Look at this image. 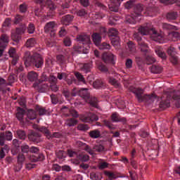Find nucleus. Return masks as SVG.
I'll return each mask as SVG.
<instances>
[{
    "instance_id": "obj_57",
    "label": "nucleus",
    "mask_w": 180,
    "mask_h": 180,
    "mask_svg": "<svg viewBox=\"0 0 180 180\" xmlns=\"http://www.w3.org/2000/svg\"><path fill=\"white\" fill-rule=\"evenodd\" d=\"M12 24V18H7L2 24V27H9Z\"/></svg>"
},
{
    "instance_id": "obj_47",
    "label": "nucleus",
    "mask_w": 180,
    "mask_h": 180,
    "mask_svg": "<svg viewBox=\"0 0 180 180\" xmlns=\"http://www.w3.org/2000/svg\"><path fill=\"white\" fill-rule=\"evenodd\" d=\"M134 0H129L128 1H127L124 5L125 9L129 11V9L133 8V7L134 6Z\"/></svg>"
},
{
    "instance_id": "obj_24",
    "label": "nucleus",
    "mask_w": 180,
    "mask_h": 180,
    "mask_svg": "<svg viewBox=\"0 0 180 180\" xmlns=\"http://www.w3.org/2000/svg\"><path fill=\"white\" fill-rule=\"evenodd\" d=\"M141 53H143V56H147V53H148V44H147L146 42L140 43V44L138 45Z\"/></svg>"
},
{
    "instance_id": "obj_11",
    "label": "nucleus",
    "mask_w": 180,
    "mask_h": 180,
    "mask_svg": "<svg viewBox=\"0 0 180 180\" xmlns=\"http://www.w3.org/2000/svg\"><path fill=\"white\" fill-rule=\"evenodd\" d=\"M17 112L15 113V117L20 123H25L23 117L26 113V110L23 108L16 107Z\"/></svg>"
},
{
    "instance_id": "obj_64",
    "label": "nucleus",
    "mask_w": 180,
    "mask_h": 180,
    "mask_svg": "<svg viewBox=\"0 0 180 180\" xmlns=\"http://www.w3.org/2000/svg\"><path fill=\"white\" fill-rule=\"evenodd\" d=\"M34 30H36V28L34 27V24L30 22L27 27V33L30 34H33L34 33Z\"/></svg>"
},
{
    "instance_id": "obj_46",
    "label": "nucleus",
    "mask_w": 180,
    "mask_h": 180,
    "mask_svg": "<svg viewBox=\"0 0 180 180\" xmlns=\"http://www.w3.org/2000/svg\"><path fill=\"white\" fill-rule=\"evenodd\" d=\"M118 33H119V32L115 28H110L108 30V36L110 37H115V38H116V37H117Z\"/></svg>"
},
{
    "instance_id": "obj_44",
    "label": "nucleus",
    "mask_w": 180,
    "mask_h": 180,
    "mask_svg": "<svg viewBox=\"0 0 180 180\" xmlns=\"http://www.w3.org/2000/svg\"><path fill=\"white\" fill-rule=\"evenodd\" d=\"M125 22L126 23H129V25H136V18H134V17L131 15H127L125 18Z\"/></svg>"
},
{
    "instance_id": "obj_50",
    "label": "nucleus",
    "mask_w": 180,
    "mask_h": 180,
    "mask_svg": "<svg viewBox=\"0 0 180 180\" xmlns=\"http://www.w3.org/2000/svg\"><path fill=\"white\" fill-rule=\"evenodd\" d=\"M77 130H79V131H88L89 126H88L86 124H80L77 125Z\"/></svg>"
},
{
    "instance_id": "obj_29",
    "label": "nucleus",
    "mask_w": 180,
    "mask_h": 180,
    "mask_svg": "<svg viewBox=\"0 0 180 180\" xmlns=\"http://www.w3.org/2000/svg\"><path fill=\"white\" fill-rule=\"evenodd\" d=\"M96 67L98 70L101 71V72H103L104 74H106V72H109V69L108 68V66L103 63H97Z\"/></svg>"
},
{
    "instance_id": "obj_30",
    "label": "nucleus",
    "mask_w": 180,
    "mask_h": 180,
    "mask_svg": "<svg viewBox=\"0 0 180 180\" xmlns=\"http://www.w3.org/2000/svg\"><path fill=\"white\" fill-rule=\"evenodd\" d=\"M46 8L49 9L50 12H53L57 9V6L51 0H47L46 1Z\"/></svg>"
},
{
    "instance_id": "obj_59",
    "label": "nucleus",
    "mask_w": 180,
    "mask_h": 180,
    "mask_svg": "<svg viewBox=\"0 0 180 180\" xmlns=\"http://www.w3.org/2000/svg\"><path fill=\"white\" fill-rule=\"evenodd\" d=\"M170 62L173 65H178L179 64V58L176 55L170 58Z\"/></svg>"
},
{
    "instance_id": "obj_62",
    "label": "nucleus",
    "mask_w": 180,
    "mask_h": 180,
    "mask_svg": "<svg viewBox=\"0 0 180 180\" xmlns=\"http://www.w3.org/2000/svg\"><path fill=\"white\" fill-rule=\"evenodd\" d=\"M56 60L60 64H65V56H64L63 55H58L56 56Z\"/></svg>"
},
{
    "instance_id": "obj_48",
    "label": "nucleus",
    "mask_w": 180,
    "mask_h": 180,
    "mask_svg": "<svg viewBox=\"0 0 180 180\" xmlns=\"http://www.w3.org/2000/svg\"><path fill=\"white\" fill-rule=\"evenodd\" d=\"M56 157L58 160H64V158H66L67 157V153L64 150H58L56 153Z\"/></svg>"
},
{
    "instance_id": "obj_1",
    "label": "nucleus",
    "mask_w": 180,
    "mask_h": 180,
    "mask_svg": "<svg viewBox=\"0 0 180 180\" xmlns=\"http://www.w3.org/2000/svg\"><path fill=\"white\" fill-rule=\"evenodd\" d=\"M23 61L27 68H29V67L43 68V65L44 64V59L41 54L35 53L31 55L30 51H26L24 53Z\"/></svg>"
},
{
    "instance_id": "obj_41",
    "label": "nucleus",
    "mask_w": 180,
    "mask_h": 180,
    "mask_svg": "<svg viewBox=\"0 0 180 180\" xmlns=\"http://www.w3.org/2000/svg\"><path fill=\"white\" fill-rule=\"evenodd\" d=\"M36 46V39L34 38H30L27 40L25 43V46L29 47H34Z\"/></svg>"
},
{
    "instance_id": "obj_63",
    "label": "nucleus",
    "mask_w": 180,
    "mask_h": 180,
    "mask_svg": "<svg viewBox=\"0 0 180 180\" xmlns=\"http://www.w3.org/2000/svg\"><path fill=\"white\" fill-rule=\"evenodd\" d=\"M49 81V84H51V85L57 84V77L53 75H50Z\"/></svg>"
},
{
    "instance_id": "obj_36",
    "label": "nucleus",
    "mask_w": 180,
    "mask_h": 180,
    "mask_svg": "<svg viewBox=\"0 0 180 180\" xmlns=\"http://www.w3.org/2000/svg\"><path fill=\"white\" fill-rule=\"evenodd\" d=\"M103 174L105 176H108L109 180L117 179V178H118L117 175H116L115 173L112 172H108L105 170L103 172Z\"/></svg>"
},
{
    "instance_id": "obj_61",
    "label": "nucleus",
    "mask_w": 180,
    "mask_h": 180,
    "mask_svg": "<svg viewBox=\"0 0 180 180\" xmlns=\"http://www.w3.org/2000/svg\"><path fill=\"white\" fill-rule=\"evenodd\" d=\"M19 10L20 13H26L27 12V5L25 3H22L19 6Z\"/></svg>"
},
{
    "instance_id": "obj_4",
    "label": "nucleus",
    "mask_w": 180,
    "mask_h": 180,
    "mask_svg": "<svg viewBox=\"0 0 180 180\" xmlns=\"http://www.w3.org/2000/svg\"><path fill=\"white\" fill-rule=\"evenodd\" d=\"M44 81H46V79H39L38 82H34L32 85L34 89H36V88H38L37 91L38 92H39V94H46V92L49 91V84H43L40 85V84L44 82Z\"/></svg>"
},
{
    "instance_id": "obj_55",
    "label": "nucleus",
    "mask_w": 180,
    "mask_h": 180,
    "mask_svg": "<svg viewBox=\"0 0 180 180\" xmlns=\"http://www.w3.org/2000/svg\"><path fill=\"white\" fill-rule=\"evenodd\" d=\"M127 46H128L129 51H131V53H136V45L134 44V43L133 41H129L127 42Z\"/></svg>"
},
{
    "instance_id": "obj_8",
    "label": "nucleus",
    "mask_w": 180,
    "mask_h": 180,
    "mask_svg": "<svg viewBox=\"0 0 180 180\" xmlns=\"http://www.w3.org/2000/svg\"><path fill=\"white\" fill-rule=\"evenodd\" d=\"M77 95L80 98H83L84 101H88L91 99V93H89V89L82 88L77 91Z\"/></svg>"
},
{
    "instance_id": "obj_25",
    "label": "nucleus",
    "mask_w": 180,
    "mask_h": 180,
    "mask_svg": "<svg viewBox=\"0 0 180 180\" xmlns=\"http://www.w3.org/2000/svg\"><path fill=\"white\" fill-rule=\"evenodd\" d=\"M143 11H144L143 5L138 4L134 7V13L136 16H141V12H143Z\"/></svg>"
},
{
    "instance_id": "obj_22",
    "label": "nucleus",
    "mask_w": 180,
    "mask_h": 180,
    "mask_svg": "<svg viewBox=\"0 0 180 180\" xmlns=\"http://www.w3.org/2000/svg\"><path fill=\"white\" fill-rule=\"evenodd\" d=\"M93 86H94L96 89H100V88H103V89H105V88H106V84L103 82L102 79H97L93 82Z\"/></svg>"
},
{
    "instance_id": "obj_2",
    "label": "nucleus",
    "mask_w": 180,
    "mask_h": 180,
    "mask_svg": "<svg viewBox=\"0 0 180 180\" xmlns=\"http://www.w3.org/2000/svg\"><path fill=\"white\" fill-rule=\"evenodd\" d=\"M129 92L135 94V96L139 102H144V101L147 99V96L149 98V99H151L152 98H157L155 94H151V96L147 94L143 95L144 89L140 87L136 88L134 86H129Z\"/></svg>"
},
{
    "instance_id": "obj_31",
    "label": "nucleus",
    "mask_w": 180,
    "mask_h": 180,
    "mask_svg": "<svg viewBox=\"0 0 180 180\" xmlns=\"http://www.w3.org/2000/svg\"><path fill=\"white\" fill-rule=\"evenodd\" d=\"M150 72H152V74H161V72H162V68L153 65L150 67Z\"/></svg>"
},
{
    "instance_id": "obj_6",
    "label": "nucleus",
    "mask_w": 180,
    "mask_h": 180,
    "mask_svg": "<svg viewBox=\"0 0 180 180\" xmlns=\"http://www.w3.org/2000/svg\"><path fill=\"white\" fill-rule=\"evenodd\" d=\"M13 135L11 131H6L5 132L0 133V146L4 147L5 146V140L7 141H12Z\"/></svg>"
},
{
    "instance_id": "obj_7",
    "label": "nucleus",
    "mask_w": 180,
    "mask_h": 180,
    "mask_svg": "<svg viewBox=\"0 0 180 180\" xmlns=\"http://www.w3.org/2000/svg\"><path fill=\"white\" fill-rule=\"evenodd\" d=\"M28 140L33 143H39L41 134L36 131L31 130L27 134Z\"/></svg>"
},
{
    "instance_id": "obj_17",
    "label": "nucleus",
    "mask_w": 180,
    "mask_h": 180,
    "mask_svg": "<svg viewBox=\"0 0 180 180\" xmlns=\"http://www.w3.org/2000/svg\"><path fill=\"white\" fill-rule=\"evenodd\" d=\"M81 120L82 122H84V123H92V122H98V120H99V117L97 115H94L91 117H82Z\"/></svg>"
},
{
    "instance_id": "obj_60",
    "label": "nucleus",
    "mask_w": 180,
    "mask_h": 180,
    "mask_svg": "<svg viewBox=\"0 0 180 180\" xmlns=\"http://www.w3.org/2000/svg\"><path fill=\"white\" fill-rule=\"evenodd\" d=\"M94 150L97 153H102V151H105V146L102 144L96 145L94 147Z\"/></svg>"
},
{
    "instance_id": "obj_37",
    "label": "nucleus",
    "mask_w": 180,
    "mask_h": 180,
    "mask_svg": "<svg viewBox=\"0 0 180 180\" xmlns=\"http://www.w3.org/2000/svg\"><path fill=\"white\" fill-rule=\"evenodd\" d=\"M82 65L83 66L81 68L82 71H84L86 74L91 72V68H92V65L91 63H83Z\"/></svg>"
},
{
    "instance_id": "obj_20",
    "label": "nucleus",
    "mask_w": 180,
    "mask_h": 180,
    "mask_svg": "<svg viewBox=\"0 0 180 180\" xmlns=\"http://www.w3.org/2000/svg\"><path fill=\"white\" fill-rule=\"evenodd\" d=\"M92 39L95 46H100L102 43V36L98 32H94L92 34Z\"/></svg>"
},
{
    "instance_id": "obj_5",
    "label": "nucleus",
    "mask_w": 180,
    "mask_h": 180,
    "mask_svg": "<svg viewBox=\"0 0 180 180\" xmlns=\"http://www.w3.org/2000/svg\"><path fill=\"white\" fill-rule=\"evenodd\" d=\"M56 26H57V24L55 21L46 22L44 30L46 33H50L51 37H54L56 36Z\"/></svg>"
},
{
    "instance_id": "obj_27",
    "label": "nucleus",
    "mask_w": 180,
    "mask_h": 180,
    "mask_svg": "<svg viewBox=\"0 0 180 180\" xmlns=\"http://www.w3.org/2000/svg\"><path fill=\"white\" fill-rule=\"evenodd\" d=\"M89 136L91 139H99L101 137V131L99 129L91 130L89 131Z\"/></svg>"
},
{
    "instance_id": "obj_39",
    "label": "nucleus",
    "mask_w": 180,
    "mask_h": 180,
    "mask_svg": "<svg viewBox=\"0 0 180 180\" xmlns=\"http://www.w3.org/2000/svg\"><path fill=\"white\" fill-rule=\"evenodd\" d=\"M169 100L162 101L159 105V108H160L162 110H165V109H167V108H169Z\"/></svg>"
},
{
    "instance_id": "obj_40",
    "label": "nucleus",
    "mask_w": 180,
    "mask_h": 180,
    "mask_svg": "<svg viewBox=\"0 0 180 180\" xmlns=\"http://www.w3.org/2000/svg\"><path fill=\"white\" fill-rule=\"evenodd\" d=\"M167 54L171 58V57H174L175 56H176V54H178V53L176 52V49H175V48L174 46H169L167 49Z\"/></svg>"
},
{
    "instance_id": "obj_26",
    "label": "nucleus",
    "mask_w": 180,
    "mask_h": 180,
    "mask_svg": "<svg viewBox=\"0 0 180 180\" xmlns=\"http://www.w3.org/2000/svg\"><path fill=\"white\" fill-rule=\"evenodd\" d=\"M35 110H36V112H38V115L39 116H44V115H47V113H49L47 110H46L44 108H43L39 105H36Z\"/></svg>"
},
{
    "instance_id": "obj_32",
    "label": "nucleus",
    "mask_w": 180,
    "mask_h": 180,
    "mask_svg": "<svg viewBox=\"0 0 180 180\" xmlns=\"http://www.w3.org/2000/svg\"><path fill=\"white\" fill-rule=\"evenodd\" d=\"M102 173L94 172L90 173V179L91 180H102Z\"/></svg>"
},
{
    "instance_id": "obj_45",
    "label": "nucleus",
    "mask_w": 180,
    "mask_h": 180,
    "mask_svg": "<svg viewBox=\"0 0 180 180\" xmlns=\"http://www.w3.org/2000/svg\"><path fill=\"white\" fill-rule=\"evenodd\" d=\"M162 29H163V30H175V29H176V27L175 25H172L171 24L163 23Z\"/></svg>"
},
{
    "instance_id": "obj_13",
    "label": "nucleus",
    "mask_w": 180,
    "mask_h": 180,
    "mask_svg": "<svg viewBox=\"0 0 180 180\" xmlns=\"http://www.w3.org/2000/svg\"><path fill=\"white\" fill-rule=\"evenodd\" d=\"M8 44H9V36L6 34H2L0 36V47L6 49V47H8Z\"/></svg>"
},
{
    "instance_id": "obj_12",
    "label": "nucleus",
    "mask_w": 180,
    "mask_h": 180,
    "mask_svg": "<svg viewBox=\"0 0 180 180\" xmlns=\"http://www.w3.org/2000/svg\"><path fill=\"white\" fill-rule=\"evenodd\" d=\"M74 20V15L67 14L63 15L60 20V23L65 26H70V24Z\"/></svg>"
},
{
    "instance_id": "obj_43",
    "label": "nucleus",
    "mask_w": 180,
    "mask_h": 180,
    "mask_svg": "<svg viewBox=\"0 0 180 180\" xmlns=\"http://www.w3.org/2000/svg\"><path fill=\"white\" fill-rule=\"evenodd\" d=\"M77 158L79 161H82V162H86V161H89V155L85 154L79 153L77 155Z\"/></svg>"
},
{
    "instance_id": "obj_19",
    "label": "nucleus",
    "mask_w": 180,
    "mask_h": 180,
    "mask_svg": "<svg viewBox=\"0 0 180 180\" xmlns=\"http://www.w3.org/2000/svg\"><path fill=\"white\" fill-rule=\"evenodd\" d=\"M44 160H46V156L43 153L30 156V161L32 162H39V161H44Z\"/></svg>"
},
{
    "instance_id": "obj_58",
    "label": "nucleus",
    "mask_w": 180,
    "mask_h": 180,
    "mask_svg": "<svg viewBox=\"0 0 180 180\" xmlns=\"http://www.w3.org/2000/svg\"><path fill=\"white\" fill-rule=\"evenodd\" d=\"M50 98H51V103H53V105H57V103H58V96L54 94H52L50 95Z\"/></svg>"
},
{
    "instance_id": "obj_33",
    "label": "nucleus",
    "mask_w": 180,
    "mask_h": 180,
    "mask_svg": "<svg viewBox=\"0 0 180 180\" xmlns=\"http://www.w3.org/2000/svg\"><path fill=\"white\" fill-rule=\"evenodd\" d=\"M11 40L16 43V44H19V42L22 40V36L16 32H13L11 33Z\"/></svg>"
},
{
    "instance_id": "obj_49",
    "label": "nucleus",
    "mask_w": 180,
    "mask_h": 180,
    "mask_svg": "<svg viewBox=\"0 0 180 180\" xmlns=\"http://www.w3.org/2000/svg\"><path fill=\"white\" fill-rule=\"evenodd\" d=\"M103 123L104 126H105V127H108L110 130H115V129H116L115 127V126L113 125V124H112V122H110L108 120H104L103 121Z\"/></svg>"
},
{
    "instance_id": "obj_52",
    "label": "nucleus",
    "mask_w": 180,
    "mask_h": 180,
    "mask_svg": "<svg viewBox=\"0 0 180 180\" xmlns=\"http://www.w3.org/2000/svg\"><path fill=\"white\" fill-rule=\"evenodd\" d=\"M97 47H98L100 50H110V45L106 42L100 44Z\"/></svg>"
},
{
    "instance_id": "obj_15",
    "label": "nucleus",
    "mask_w": 180,
    "mask_h": 180,
    "mask_svg": "<svg viewBox=\"0 0 180 180\" xmlns=\"http://www.w3.org/2000/svg\"><path fill=\"white\" fill-rule=\"evenodd\" d=\"M151 32H154L153 28H150L148 26H141L138 29V32L140 33L142 36H148L151 34Z\"/></svg>"
},
{
    "instance_id": "obj_51",
    "label": "nucleus",
    "mask_w": 180,
    "mask_h": 180,
    "mask_svg": "<svg viewBox=\"0 0 180 180\" xmlns=\"http://www.w3.org/2000/svg\"><path fill=\"white\" fill-rule=\"evenodd\" d=\"M172 98L174 101H180V89L173 91Z\"/></svg>"
},
{
    "instance_id": "obj_53",
    "label": "nucleus",
    "mask_w": 180,
    "mask_h": 180,
    "mask_svg": "<svg viewBox=\"0 0 180 180\" xmlns=\"http://www.w3.org/2000/svg\"><path fill=\"white\" fill-rule=\"evenodd\" d=\"M25 155L23 153H19L17 156V163L18 164H21L23 165V162H25Z\"/></svg>"
},
{
    "instance_id": "obj_54",
    "label": "nucleus",
    "mask_w": 180,
    "mask_h": 180,
    "mask_svg": "<svg viewBox=\"0 0 180 180\" xmlns=\"http://www.w3.org/2000/svg\"><path fill=\"white\" fill-rule=\"evenodd\" d=\"M22 20H23V16H22L19 14H17L14 18L13 24L14 25H19V23L22 22Z\"/></svg>"
},
{
    "instance_id": "obj_9",
    "label": "nucleus",
    "mask_w": 180,
    "mask_h": 180,
    "mask_svg": "<svg viewBox=\"0 0 180 180\" xmlns=\"http://www.w3.org/2000/svg\"><path fill=\"white\" fill-rule=\"evenodd\" d=\"M124 0H112L111 4L108 5L109 9L111 12H119V6Z\"/></svg>"
},
{
    "instance_id": "obj_10",
    "label": "nucleus",
    "mask_w": 180,
    "mask_h": 180,
    "mask_svg": "<svg viewBox=\"0 0 180 180\" xmlns=\"http://www.w3.org/2000/svg\"><path fill=\"white\" fill-rule=\"evenodd\" d=\"M76 40L79 43H82V44H84V46H88V44L91 43V38L89 37V35L86 34L77 35Z\"/></svg>"
},
{
    "instance_id": "obj_3",
    "label": "nucleus",
    "mask_w": 180,
    "mask_h": 180,
    "mask_svg": "<svg viewBox=\"0 0 180 180\" xmlns=\"http://www.w3.org/2000/svg\"><path fill=\"white\" fill-rule=\"evenodd\" d=\"M101 60L105 64H111L115 65L116 64V56L110 52H104L101 55Z\"/></svg>"
},
{
    "instance_id": "obj_56",
    "label": "nucleus",
    "mask_w": 180,
    "mask_h": 180,
    "mask_svg": "<svg viewBox=\"0 0 180 180\" xmlns=\"http://www.w3.org/2000/svg\"><path fill=\"white\" fill-rule=\"evenodd\" d=\"M18 103L21 106V108H26V98H25V96H21L18 100Z\"/></svg>"
},
{
    "instance_id": "obj_28",
    "label": "nucleus",
    "mask_w": 180,
    "mask_h": 180,
    "mask_svg": "<svg viewBox=\"0 0 180 180\" xmlns=\"http://www.w3.org/2000/svg\"><path fill=\"white\" fill-rule=\"evenodd\" d=\"M166 18L167 20H176V18H178V12L176 11H171L167 13Z\"/></svg>"
},
{
    "instance_id": "obj_16",
    "label": "nucleus",
    "mask_w": 180,
    "mask_h": 180,
    "mask_svg": "<svg viewBox=\"0 0 180 180\" xmlns=\"http://www.w3.org/2000/svg\"><path fill=\"white\" fill-rule=\"evenodd\" d=\"M37 118V114L36 111L33 109H30L27 112V118L25 119V122L29 123L30 120H34V119Z\"/></svg>"
},
{
    "instance_id": "obj_23",
    "label": "nucleus",
    "mask_w": 180,
    "mask_h": 180,
    "mask_svg": "<svg viewBox=\"0 0 180 180\" xmlns=\"http://www.w3.org/2000/svg\"><path fill=\"white\" fill-rule=\"evenodd\" d=\"M15 137L20 140H26V137H27V136L26 135V131L25 130L18 129L15 131Z\"/></svg>"
},
{
    "instance_id": "obj_18",
    "label": "nucleus",
    "mask_w": 180,
    "mask_h": 180,
    "mask_svg": "<svg viewBox=\"0 0 180 180\" xmlns=\"http://www.w3.org/2000/svg\"><path fill=\"white\" fill-rule=\"evenodd\" d=\"M37 130L38 131H40L44 136L48 139V140H50V137H51L50 129H47L46 127H37Z\"/></svg>"
},
{
    "instance_id": "obj_21",
    "label": "nucleus",
    "mask_w": 180,
    "mask_h": 180,
    "mask_svg": "<svg viewBox=\"0 0 180 180\" xmlns=\"http://www.w3.org/2000/svg\"><path fill=\"white\" fill-rule=\"evenodd\" d=\"M27 78L30 82H34L37 81L39 75L34 71H30L27 73Z\"/></svg>"
},
{
    "instance_id": "obj_34",
    "label": "nucleus",
    "mask_w": 180,
    "mask_h": 180,
    "mask_svg": "<svg viewBox=\"0 0 180 180\" xmlns=\"http://www.w3.org/2000/svg\"><path fill=\"white\" fill-rule=\"evenodd\" d=\"M153 34H155L153 39L154 41H156V43H160V44L164 43V38H162V36L160 34L157 35V32L155 31H153Z\"/></svg>"
},
{
    "instance_id": "obj_35",
    "label": "nucleus",
    "mask_w": 180,
    "mask_h": 180,
    "mask_svg": "<svg viewBox=\"0 0 180 180\" xmlns=\"http://www.w3.org/2000/svg\"><path fill=\"white\" fill-rule=\"evenodd\" d=\"M15 32H16L19 36L25 34V33H26V25H22L18 27H16Z\"/></svg>"
},
{
    "instance_id": "obj_14",
    "label": "nucleus",
    "mask_w": 180,
    "mask_h": 180,
    "mask_svg": "<svg viewBox=\"0 0 180 180\" xmlns=\"http://www.w3.org/2000/svg\"><path fill=\"white\" fill-rule=\"evenodd\" d=\"M155 52L160 58H162V60H167V53L164 52V48H162V46H155Z\"/></svg>"
},
{
    "instance_id": "obj_38",
    "label": "nucleus",
    "mask_w": 180,
    "mask_h": 180,
    "mask_svg": "<svg viewBox=\"0 0 180 180\" xmlns=\"http://www.w3.org/2000/svg\"><path fill=\"white\" fill-rule=\"evenodd\" d=\"M67 126L68 127H73L74 126H77L78 124V120H75V118H70L66 120Z\"/></svg>"
},
{
    "instance_id": "obj_42",
    "label": "nucleus",
    "mask_w": 180,
    "mask_h": 180,
    "mask_svg": "<svg viewBox=\"0 0 180 180\" xmlns=\"http://www.w3.org/2000/svg\"><path fill=\"white\" fill-rule=\"evenodd\" d=\"M145 61L147 64V65H151V64H154L155 63V58L153 57L152 56L148 55L146 56Z\"/></svg>"
}]
</instances>
